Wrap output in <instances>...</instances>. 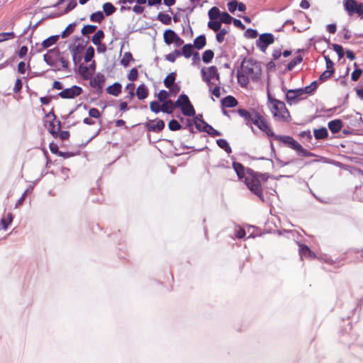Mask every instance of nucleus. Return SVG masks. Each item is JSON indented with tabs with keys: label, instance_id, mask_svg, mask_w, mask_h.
I'll return each mask as SVG.
<instances>
[{
	"label": "nucleus",
	"instance_id": "nucleus-59",
	"mask_svg": "<svg viewBox=\"0 0 363 363\" xmlns=\"http://www.w3.org/2000/svg\"><path fill=\"white\" fill-rule=\"evenodd\" d=\"M58 61L60 62L62 67L65 69L68 68L69 62L67 57H65L64 56H60L58 58Z\"/></svg>",
	"mask_w": 363,
	"mask_h": 363
},
{
	"label": "nucleus",
	"instance_id": "nucleus-26",
	"mask_svg": "<svg viewBox=\"0 0 363 363\" xmlns=\"http://www.w3.org/2000/svg\"><path fill=\"white\" fill-rule=\"evenodd\" d=\"M59 39V36L58 35H52V36H50L49 38H48L47 39L44 40L41 44L43 48L44 49H46V48H48L50 47H51L52 45H53L54 44H55L57 43V41Z\"/></svg>",
	"mask_w": 363,
	"mask_h": 363
},
{
	"label": "nucleus",
	"instance_id": "nucleus-50",
	"mask_svg": "<svg viewBox=\"0 0 363 363\" xmlns=\"http://www.w3.org/2000/svg\"><path fill=\"white\" fill-rule=\"evenodd\" d=\"M317 89V84L315 82H312L310 85L302 89L303 91V94L306 96L307 94H311Z\"/></svg>",
	"mask_w": 363,
	"mask_h": 363
},
{
	"label": "nucleus",
	"instance_id": "nucleus-49",
	"mask_svg": "<svg viewBox=\"0 0 363 363\" xmlns=\"http://www.w3.org/2000/svg\"><path fill=\"white\" fill-rule=\"evenodd\" d=\"M233 20V18L227 12H223L220 16V22L227 24H230Z\"/></svg>",
	"mask_w": 363,
	"mask_h": 363
},
{
	"label": "nucleus",
	"instance_id": "nucleus-57",
	"mask_svg": "<svg viewBox=\"0 0 363 363\" xmlns=\"http://www.w3.org/2000/svg\"><path fill=\"white\" fill-rule=\"evenodd\" d=\"M22 86H23V83H22L21 79H17L16 80L14 86L13 88V92L16 93V94L18 93L21 90Z\"/></svg>",
	"mask_w": 363,
	"mask_h": 363
},
{
	"label": "nucleus",
	"instance_id": "nucleus-45",
	"mask_svg": "<svg viewBox=\"0 0 363 363\" xmlns=\"http://www.w3.org/2000/svg\"><path fill=\"white\" fill-rule=\"evenodd\" d=\"M168 127L172 131L179 130L182 128L180 123L175 119H172L169 122Z\"/></svg>",
	"mask_w": 363,
	"mask_h": 363
},
{
	"label": "nucleus",
	"instance_id": "nucleus-1",
	"mask_svg": "<svg viewBox=\"0 0 363 363\" xmlns=\"http://www.w3.org/2000/svg\"><path fill=\"white\" fill-rule=\"evenodd\" d=\"M238 113L244 118L246 125H251V124H254L267 136H275L270 123L264 112L262 113L255 109H251L250 111H248L243 108H239L238 110Z\"/></svg>",
	"mask_w": 363,
	"mask_h": 363
},
{
	"label": "nucleus",
	"instance_id": "nucleus-55",
	"mask_svg": "<svg viewBox=\"0 0 363 363\" xmlns=\"http://www.w3.org/2000/svg\"><path fill=\"white\" fill-rule=\"evenodd\" d=\"M77 5V0H69L67 7L65 9V13H67L72 9H74Z\"/></svg>",
	"mask_w": 363,
	"mask_h": 363
},
{
	"label": "nucleus",
	"instance_id": "nucleus-28",
	"mask_svg": "<svg viewBox=\"0 0 363 363\" xmlns=\"http://www.w3.org/2000/svg\"><path fill=\"white\" fill-rule=\"evenodd\" d=\"M104 38V33L102 30H99L92 36L91 41L95 45H99Z\"/></svg>",
	"mask_w": 363,
	"mask_h": 363
},
{
	"label": "nucleus",
	"instance_id": "nucleus-5",
	"mask_svg": "<svg viewBox=\"0 0 363 363\" xmlns=\"http://www.w3.org/2000/svg\"><path fill=\"white\" fill-rule=\"evenodd\" d=\"M240 69L243 71L244 74L248 75L252 81H257L262 73L259 64L252 59L244 60L242 62Z\"/></svg>",
	"mask_w": 363,
	"mask_h": 363
},
{
	"label": "nucleus",
	"instance_id": "nucleus-43",
	"mask_svg": "<svg viewBox=\"0 0 363 363\" xmlns=\"http://www.w3.org/2000/svg\"><path fill=\"white\" fill-rule=\"evenodd\" d=\"M157 99L160 102H164V101H167V100H169V93L168 91H167L166 90H161L160 91V92L157 94Z\"/></svg>",
	"mask_w": 363,
	"mask_h": 363
},
{
	"label": "nucleus",
	"instance_id": "nucleus-13",
	"mask_svg": "<svg viewBox=\"0 0 363 363\" xmlns=\"http://www.w3.org/2000/svg\"><path fill=\"white\" fill-rule=\"evenodd\" d=\"M145 127L150 132H160L164 128V122L162 120H152L145 123Z\"/></svg>",
	"mask_w": 363,
	"mask_h": 363
},
{
	"label": "nucleus",
	"instance_id": "nucleus-41",
	"mask_svg": "<svg viewBox=\"0 0 363 363\" xmlns=\"http://www.w3.org/2000/svg\"><path fill=\"white\" fill-rule=\"evenodd\" d=\"M94 56V48L92 46H89L87 48L85 55H84V61L86 62H89L91 60V59Z\"/></svg>",
	"mask_w": 363,
	"mask_h": 363
},
{
	"label": "nucleus",
	"instance_id": "nucleus-61",
	"mask_svg": "<svg viewBox=\"0 0 363 363\" xmlns=\"http://www.w3.org/2000/svg\"><path fill=\"white\" fill-rule=\"evenodd\" d=\"M245 35L249 38H255L257 36V32L256 30L249 28L246 30Z\"/></svg>",
	"mask_w": 363,
	"mask_h": 363
},
{
	"label": "nucleus",
	"instance_id": "nucleus-60",
	"mask_svg": "<svg viewBox=\"0 0 363 363\" xmlns=\"http://www.w3.org/2000/svg\"><path fill=\"white\" fill-rule=\"evenodd\" d=\"M57 138L62 140H67L69 138V132L67 130H59Z\"/></svg>",
	"mask_w": 363,
	"mask_h": 363
},
{
	"label": "nucleus",
	"instance_id": "nucleus-47",
	"mask_svg": "<svg viewBox=\"0 0 363 363\" xmlns=\"http://www.w3.org/2000/svg\"><path fill=\"white\" fill-rule=\"evenodd\" d=\"M150 108L152 112L158 113L160 111H162V105L157 101H153L150 103Z\"/></svg>",
	"mask_w": 363,
	"mask_h": 363
},
{
	"label": "nucleus",
	"instance_id": "nucleus-12",
	"mask_svg": "<svg viewBox=\"0 0 363 363\" xmlns=\"http://www.w3.org/2000/svg\"><path fill=\"white\" fill-rule=\"evenodd\" d=\"M104 82L105 77L101 73H97L89 82L91 86L96 88L99 92L101 91Z\"/></svg>",
	"mask_w": 363,
	"mask_h": 363
},
{
	"label": "nucleus",
	"instance_id": "nucleus-9",
	"mask_svg": "<svg viewBox=\"0 0 363 363\" xmlns=\"http://www.w3.org/2000/svg\"><path fill=\"white\" fill-rule=\"evenodd\" d=\"M306 99L302 89H289L286 94V100L290 105Z\"/></svg>",
	"mask_w": 363,
	"mask_h": 363
},
{
	"label": "nucleus",
	"instance_id": "nucleus-4",
	"mask_svg": "<svg viewBox=\"0 0 363 363\" xmlns=\"http://www.w3.org/2000/svg\"><path fill=\"white\" fill-rule=\"evenodd\" d=\"M276 140L281 142L286 145H287L290 148L296 150L298 155L302 157H313L314 155L308 151V150L303 148L301 144H299L296 140H294L292 137L289 135H276L274 137Z\"/></svg>",
	"mask_w": 363,
	"mask_h": 363
},
{
	"label": "nucleus",
	"instance_id": "nucleus-56",
	"mask_svg": "<svg viewBox=\"0 0 363 363\" xmlns=\"http://www.w3.org/2000/svg\"><path fill=\"white\" fill-rule=\"evenodd\" d=\"M89 117H91V118H99L101 116V113L97 108H91L89 111Z\"/></svg>",
	"mask_w": 363,
	"mask_h": 363
},
{
	"label": "nucleus",
	"instance_id": "nucleus-52",
	"mask_svg": "<svg viewBox=\"0 0 363 363\" xmlns=\"http://www.w3.org/2000/svg\"><path fill=\"white\" fill-rule=\"evenodd\" d=\"M334 72H335V69H328V70L326 69L320 74V76L319 77V80L321 82H324L325 80L330 78L332 76V74L334 73Z\"/></svg>",
	"mask_w": 363,
	"mask_h": 363
},
{
	"label": "nucleus",
	"instance_id": "nucleus-27",
	"mask_svg": "<svg viewBox=\"0 0 363 363\" xmlns=\"http://www.w3.org/2000/svg\"><path fill=\"white\" fill-rule=\"evenodd\" d=\"M177 74L175 72L169 73L164 79V84L166 88H171L175 82Z\"/></svg>",
	"mask_w": 363,
	"mask_h": 363
},
{
	"label": "nucleus",
	"instance_id": "nucleus-19",
	"mask_svg": "<svg viewBox=\"0 0 363 363\" xmlns=\"http://www.w3.org/2000/svg\"><path fill=\"white\" fill-rule=\"evenodd\" d=\"M342 127V122L340 119H335L328 123V128L333 133L340 131Z\"/></svg>",
	"mask_w": 363,
	"mask_h": 363
},
{
	"label": "nucleus",
	"instance_id": "nucleus-40",
	"mask_svg": "<svg viewBox=\"0 0 363 363\" xmlns=\"http://www.w3.org/2000/svg\"><path fill=\"white\" fill-rule=\"evenodd\" d=\"M354 66L355 67V69L352 72V73L351 74V79L352 81L356 82L361 77V75L362 74V70L359 68H357V65L356 62H354Z\"/></svg>",
	"mask_w": 363,
	"mask_h": 363
},
{
	"label": "nucleus",
	"instance_id": "nucleus-62",
	"mask_svg": "<svg viewBox=\"0 0 363 363\" xmlns=\"http://www.w3.org/2000/svg\"><path fill=\"white\" fill-rule=\"evenodd\" d=\"M324 58H325V62H326V68H327V69L328 70V69H334V68H333L334 63L330 59V57L328 56H325Z\"/></svg>",
	"mask_w": 363,
	"mask_h": 363
},
{
	"label": "nucleus",
	"instance_id": "nucleus-30",
	"mask_svg": "<svg viewBox=\"0 0 363 363\" xmlns=\"http://www.w3.org/2000/svg\"><path fill=\"white\" fill-rule=\"evenodd\" d=\"M194 47L199 50L203 48L206 44V37L204 35H199L195 38Z\"/></svg>",
	"mask_w": 363,
	"mask_h": 363
},
{
	"label": "nucleus",
	"instance_id": "nucleus-36",
	"mask_svg": "<svg viewBox=\"0 0 363 363\" xmlns=\"http://www.w3.org/2000/svg\"><path fill=\"white\" fill-rule=\"evenodd\" d=\"M213 56L214 52L211 50H206L202 55V60L205 63H208L213 60Z\"/></svg>",
	"mask_w": 363,
	"mask_h": 363
},
{
	"label": "nucleus",
	"instance_id": "nucleus-29",
	"mask_svg": "<svg viewBox=\"0 0 363 363\" xmlns=\"http://www.w3.org/2000/svg\"><path fill=\"white\" fill-rule=\"evenodd\" d=\"M328 133L325 128L314 130V136L317 140L325 139L328 137Z\"/></svg>",
	"mask_w": 363,
	"mask_h": 363
},
{
	"label": "nucleus",
	"instance_id": "nucleus-37",
	"mask_svg": "<svg viewBox=\"0 0 363 363\" xmlns=\"http://www.w3.org/2000/svg\"><path fill=\"white\" fill-rule=\"evenodd\" d=\"M192 52H193V45H192L186 44L183 46L182 52V55L186 58H189L192 55Z\"/></svg>",
	"mask_w": 363,
	"mask_h": 363
},
{
	"label": "nucleus",
	"instance_id": "nucleus-39",
	"mask_svg": "<svg viewBox=\"0 0 363 363\" xmlns=\"http://www.w3.org/2000/svg\"><path fill=\"white\" fill-rule=\"evenodd\" d=\"M303 60V57L301 55H298L294 59H293L291 61L289 62V63L287 65V69L289 71L292 70L298 64L301 63Z\"/></svg>",
	"mask_w": 363,
	"mask_h": 363
},
{
	"label": "nucleus",
	"instance_id": "nucleus-46",
	"mask_svg": "<svg viewBox=\"0 0 363 363\" xmlns=\"http://www.w3.org/2000/svg\"><path fill=\"white\" fill-rule=\"evenodd\" d=\"M228 32V30L226 28H220L216 34V40L220 43H223Z\"/></svg>",
	"mask_w": 363,
	"mask_h": 363
},
{
	"label": "nucleus",
	"instance_id": "nucleus-54",
	"mask_svg": "<svg viewBox=\"0 0 363 363\" xmlns=\"http://www.w3.org/2000/svg\"><path fill=\"white\" fill-rule=\"evenodd\" d=\"M138 76V69L135 67H133L130 69L128 78L130 81L134 82L137 79Z\"/></svg>",
	"mask_w": 363,
	"mask_h": 363
},
{
	"label": "nucleus",
	"instance_id": "nucleus-64",
	"mask_svg": "<svg viewBox=\"0 0 363 363\" xmlns=\"http://www.w3.org/2000/svg\"><path fill=\"white\" fill-rule=\"evenodd\" d=\"M133 11L137 14H140L144 11V7L141 5H135L133 7Z\"/></svg>",
	"mask_w": 363,
	"mask_h": 363
},
{
	"label": "nucleus",
	"instance_id": "nucleus-3",
	"mask_svg": "<svg viewBox=\"0 0 363 363\" xmlns=\"http://www.w3.org/2000/svg\"><path fill=\"white\" fill-rule=\"evenodd\" d=\"M244 182L247 187L263 201V190L259 175L252 172H248Z\"/></svg>",
	"mask_w": 363,
	"mask_h": 363
},
{
	"label": "nucleus",
	"instance_id": "nucleus-20",
	"mask_svg": "<svg viewBox=\"0 0 363 363\" xmlns=\"http://www.w3.org/2000/svg\"><path fill=\"white\" fill-rule=\"evenodd\" d=\"M135 94L139 100H143L148 96V89L145 84L138 86Z\"/></svg>",
	"mask_w": 363,
	"mask_h": 363
},
{
	"label": "nucleus",
	"instance_id": "nucleus-24",
	"mask_svg": "<svg viewBox=\"0 0 363 363\" xmlns=\"http://www.w3.org/2000/svg\"><path fill=\"white\" fill-rule=\"evenodd\" d=\"M177 36V35L174 30H167L164 33V40L167 45H169L174 41Z\"/></svg>",
	"mask_w": 363,
	"mask_h": 363
},
{
	"label": "nucleus",
	"instance_id": "nucleus-15",
	"mask_svg": "<svg viewBox=\"0 0 363 363\" xmlns=\"http://www.w3.org/2000/svg\"><path fill=\"white\" fill-rule=\"evenodd\" d=\"M299 254L301 257H305L307 258L313 259L315 257V255L313 252L311 250L308 246L305 244L299 245Z\"/></svg>",
	"mask_w": 363,
	"mask_h": 363
},
{
	"label": "nucleus",
	"instance_id": "nucleus-35",
	"mask_svg": "<svg viewBox=\"0 0 363 363\" xmlns=\"http://www.w3.org/2000/svg\"><path fill=\"white\" fill-rule=\"evenodd\" d=\"M208 17L211 20H216L220 16V10L214 6L208 11Z\"/></svg>",
	"mask_w": 363,
	"mask_h": 363
},
{
	"label": "nucleus",
	"instance_id": "nucleus-18",
	"mask_svg": "<svg viewBox=\"0 0 363 363\" xmlns=\"http://www.w3.org/2000/svg\"><path fill=\"white\" fill-rule=\"evenodd\" d=\"M233 167L240 180H242L243 179H245V177H246L245 173V167L241 163L238 162H233Z\"/></svg>",
	"mask_w": 363,
	"mask_h": 363
},
{
	"label": "nucleus",
	"instance_id": "nucleus-23",
	"mask_svg": "<svg viewBox=\"0 0 363 363\" xmlns=\"http://www.w3.org/2000/svg\"><path fill=\"white\" fill-rule=\"evenodd\" d=\"M13 220V216L11 213H7L4 216L0 221V228L6 230L8 226L11 224Z\"/></svg>",
	"mask_w": 363,
	"mask_h": 363
},
{
	"label": "nucleus",
	"instance_id": "nucleus-16",
	"mask_svg": "<svg viewBox=\"0 0 363 363\" xmlns=\"http://www.w3.org/2000/svg\"><path fill=\"white\" fill-rule=\"evenodd\" d=\"M203 124L202 131L207 133L208 135L213 137L220 135V133L217 130L214 129L211 125L208 124L203 120H200Z\"/></svg>",
	"mask_w": 363,
	"mask_h": 363
},
{
	"label": "nucleus",
	"instance_id": "nucleus-17",
	"mask_svg": "<svg viewBox=\"0 0 363 363\" xmlns=\"http://www.w3.org/2000/svg\"><path fill=\"white\" fill-rule=\"evenodd\" d=\"M48 128L54 138H57L58 132L60 130V122L54 119L49 123Z\"/></svg>",
	"mask_w": 363,
	"mask_h": 363
},
{
	"label": "nucleus",
	"instance_id": "nucleus-21",
	"mask_svg": "<svg viewBox=\"0 0 363 363\" xmlns=\"http://www.w3.org/2000/svg\"><path fill=\"white\" fill-rule=\"evenodd\" d=\"M222 106L226 108L235 107L238 105L237 99L233 96H228L222 99Z\"/></svg>",
	"mask_w": 363,
	"mask_h": 363
},
{
	"label": "nucleus",
	"instance_id": "nucleus-14",
	"mask_svg": "<svg viewBox=\"0 0 363 363\" xmlns=\"http://www.w3.org/2000/svg\"><path fill=\"white\" fill-rule=\"evenodd\" d=\"M237 78L239 84L242 87H246L250 82V79H251L248 75L244 74L241 69H238L237 71Z\"/></svg>",
	"mask_w": 363,
	"mask_h": 363
},
{
	"label": "nucleus",
	"instance_id": "nucleus-33",
	"mask_svg": "<svg viewBox=\"0 0 363 363\" xmlns=\"http://www.w3.org/2000/svg\"><path fill=\"white\" fill-rule=\"evenodd\" d=\"M216 143L219 147L223 149L227 153H230L232 152L231 147L225 140L218 139L216 140Z\"/></svg>",
	"mask_w": 363,
	"mask_h": 363
},
{
	"label": "nucleus",
	"instance_id": "nucleus-31",
	"mask_svg": "<svg viewBox=\"0 0 363 363\" xmlns=\"http://www.w3.org/2000/svg\"><path fill=\"white\" fill-rule=\"evenodd\" d=\"M157 19L164 25L171 24L172 18L169 14L160 12L157 15Z\"/></svg>",
	"mask_w": 363,
	"mask_h": 363
},
{
	"label": "nucleus",
	"instance_id": "nucleus-22",
	"mask_svg": "<svg viewBox=\"0 0 363 363\" xmlns=\"http://www.w3.org/2000/svg\"><path fill=\"white\" fill-rule=\"evenodd\" d=\"M175 108H177L175 102L170 99L163 102L162 104V111L168 114L172 113Z\"/></svg>",
	"mask_w": 363,
	"mask_h": 363
},
{
	"label": "nucleus",
	"instance_id": "nucleus-11",
	"mask_svg": "<svg viewBox=\"0 0 363 363\" xmlns=\"http://www.w3.org/2000/svg\"><path fill=\"white\" fill-rule=\"evenodd\" d=\"M201 74L203 80L205 82H208L209 79H213L214 78L218 81L220 80V74L215 66L209 67L207 72L204 69H202Z\"/></svg>",
	"mask_w": 363,
	"mask_h": 363
},
{
	"label": "nucleus",
	"instance_id": "nucleus-10",
	"mask_svg": "<svg viewBox=\"0 0 363 363\" xmlns=\"http://www.w3.org/2000/svg\"><path fill=\"white\" fill-rule=\"evenodd\" d=\"M82 93V89L79 86H72L70 88L65 89L58 95L62 99H74Z\"/></svg>",
	"mask_w": 363,
	"mask_h": 363
},
{
	"label": "nucleus",
	"instance_id": "nucleus-48",
	"mask_svg": "<svg viewBox=\"0 0 363 363\" xmlns=\"http://www.w3.org/2000/svg\"><path fill=\"white\" fill-rule=\"evenodd\" d=\"M76 24L75 23H71L69 24L65 30L62 33V38H67L68 35H69L71 33H72L74 30Z\"/></svg>",
	"mask_w": 363,
	"mask_h": 363
},
{
	"label": "nucleus",
	"instance_id": "nucleus-42",
	"mask_svg": "<svg viewBox=\"0 0 363 363\" xmlns=\"http://www.w3.org/2000/svg\"><path fill=\"white\" fill-rule=\"evenodd\" d=\"M208 27L214 31H218L221 28V23L216 20H211L208 23Z\"/></svg>",
	"mask_w": 363,
	"mask_h": 363
},
{
	"label": "nucleus",
	"instance_id": "nucleus-58",
	"mask_svg": "<svg viewBox=\"0 0 363 363\" xmlns=\"http://www.w3.org/2000/svg\"><path fill=\"white\" fill-rule=\"evenodd\" d=\"M238 1L236 0H233L228 3V9L230 12L233 13L238 7Z\"/></svg>",
	"mask_w": 363,
	"mask_h": 363
},
{
	"label": "nucleus",
	"instance_id": "nucleus-63",
	"mask_svg": "<svg viewBox=\"0 0 363 363\" xmlns=\"http://www.w3.org/2000/svg\"><path fill=\"white\" fill-rule=\"evenodd\" d=\"M212 94L217 98H219L220 96V88L219 86L216 85L214 88L211 91Z\"/></svg>",
	"mask_w": 363,
	"mask_h": 363
},
{
	"label": "nucleus",
	"instance_id": "nucleus-51",
	"mask_svg": "<svg viewBox=\"0 0 363 363\" xmlns=\"http://www.w3.org/2000/svg\"><path fill=\"white\" fill-rule=\"evenodd\" d=\"M14 38H15V34L13 32L1 33H0V43L4 42L7 40L13 39Z\"/></svg>",
	"mask_w": 363,
	"mask_h": 363
},
{
	"label": "nucleus",
	"instance_id": "nucleus-32",
	"mask_svg": "<svg viewBox=\"0 0 363 363\" xmlns=\"http://www.w3.org/2000/svg\"><path fill=\"white\" fill-rule=\"evenodd\" d=\"M103 10L106 16H110L116 11V8L111 3L106 2L103 4Z\"/></svg>",
	"mask_w": 363,
	"mask_h": 363
},
{
	"label": "nucleus",
	"instance_id": "nucleus-6",
	"mask_svg": "<svg viewBox=\"0 0 363 363\" xmlns=\"http://www.w3.org/2000/svg\"><path fill=\"white\" fill-rule=\"evenodd\" d=\"M175 105L177 108H180L182 113L186 116H194L196 114L195 109L186 94H181L175 101Z\"/></svg>",
	"mask_w": 363,
	"mask_h": 363
},
{
	"label": "nucleus",
	"instance_id": "nucleus-8",
	"mask_svg": "<svg viewBox=\"0 0 363 363\" xmlns=\"http://www.w3.org/2000/svg\"><path fill=\"white\" fill-rule=\"evenodd\" d=\"M274 42V38L272 33H262L256 41V45L262 52H265L267 47Z\"/></svg>",
	"mask_w": 363,
	"mask_h": 363
},
{
	"label": "nucleus",
	"instance_id": "nucleus-34",
	"mask_svg": "<svg viewBox=\"0 0 363 363\" xmlns=\"http://www.w3.org/2000/svg\"><path fill=\"white\" fill-rule=\"evenodd\" d=\"M104 18V15L102 11H96L90 16V20L94 22L101 23Z\"/></svg>",
	"mask_w": 363,
	"mask_h": 363
},
{
	"label": "nucleus",
	"instance_id": "nucleus-38",
	"mask_svg": "<svg viewBox=\"0 0 363 363\" xmlns=\"http://www.w3.org/2000/svg\"><path fill=\"white\" fill-rule=\"evenodd\" d=\"M132 60H134L132 54L130 52H126L124 53L123 58L121 60V63L124 67H128L130 64V62Z\"/></svg>",
	"mask_w": 363,
	"mask_h": 363
},
{
	"label": "nucleus",
	"instance_id": "nucleus-53",
	"mask_svg": "<svg viewBox=\"0 0 363 363\" xmlns=\"http://www.w3.org/2000/svg\"><path fill=\"white\" fill-rule=\"evenodd\" d=\"M333 50L337 52L338 55L339 59H341L344 57V50L343 48L338 45V44H333Z\"/></svg>",
	"mask_w": 363,
	"mask_h": 363
},
{
	"label": "nucleus",
	"instance_id": "nucleus-25",
	"mask_svg": "<svg viewBox=\"0 0 363 363\" xmlns=\"http://www.w3.org/2000/svg\"><path fill=\"white\" fill-rule=\"evenodd\" d=\"M107 92L109 94L117 96L121 92V85L119 83H114L107 88Z\"/></svg>",
	"mask_w": 363,
	"mask_h": 363
},
{
	"label": "nucleus",
	"instance_id": "nucleus-44",
	"mask_svg": "<svg viewBox=\"0 0 363 363\" xmlns=\"http://www.w3.org/2000/svg\"><path fill=\"white\" fill-rule=\"evenodd\" d=\"M96 26L94 25H86L84 26L82 29V33L84 35L93 33L96 30Z\"/></svg>",
	"mask_w": 363,
	"mask_h": 363
},
{
	"label": "nucleus",
	"instance_id": "nucleus-7",
	"mask_svg": "<svg viewBox=\"0 0 363 363\" xmlns=\"http://www.w3.org/2000/svg\"><path fill=\"white\" fill-rule=\"evenodd\" d=\"M344 8L348 16H352L354 13H357L363 18V3H357L355 0H345Z\"/></svg>",
	"mask_w": 363,
	"mask_h": 363
},
{
	"label": "nucleus",
	"instance_id": "nucleus-2",
	"mask_svg": "<svg viewBox=\"0 0 363 363\" xmlns=\"http://www.w3.org/2000/svg\"><path fill=\"white\" fill-rule=\"evenodd\" d=\"M267 106L276 121L289 123L291 116L284 102L274 98L269 91L267 93Z\"/></svg>",
	"mask_w": 363,
	"mask_h": 363
}]
</instances>
